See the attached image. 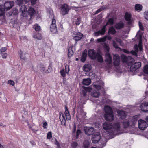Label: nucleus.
Listing matches in <instances>:
<instances>
[{"mask_svg": "<svg viewBox=\"0 0 148 148\" xmlns=\"http://www.w3.org/2000/svg\"><path fill=\"white\" fill-rule=\"evenodd\" d=\"M138 119V116L135 115L126 119L122 123L123 127L126 128L129 126H134Z\"/></svg>", "mask_w": 148, "mask_h": 148, "instance_id": "1", "label": "nucleus"}, {"mask_svg": "<svg viewBox=\"0 0 148 148\" xmlns=\"http://www.w3.org/2000/svg\"><path fill=\"white\" fill-rule=\"evenodd\" d=\"M104 117L106 120L111 121L114 119L113 111L111 108L109 106L106 107Z\"/></svg>", "mask_w": 148, "mask_h": 148, "instance_id": "2", "label": "nucleus"}, {"mask_svg": "<svg viewBox=\"0 0 148 148\" xmlns=\"http://www.w3.org/2000/svg\"><path fill=\"white\" fill-rule=\"evenodd\" d=\"M130 65L131 66L130 68V70L131 71L133 72L141 67V63L140 62H138L132 64V62H130L129 64H128V65Z\"/></svg>", "mask_w": 148, "mask_h": 148, "instance_id": "3", "label": "nucleus"}, {"mask_svg": "<svg viewBox=\"0 0 148 148\" xmlns=\"http://www.w3.org/2000/svg\"><path fill=\"white\" fill-rule=\"evenodd\" d=\"M60 8V13L63 16L67 14L70 10V8L66 4L62 5Z\"/></svg>", "mask_w": 148, "mask_h": 148, "instance_id": "4", "label": "nucleus"}, {"mask_svg": "<svg viewBox=\"0 0 148 148\" xmlns=\"http://www.w3.org/2000/svg\"><path fill=\"white\" fill-rule=\"evenodd\" d=\"M56 22V20L54 18V17L52 19L51 24V25L50 29V31L53 34L57 33L58 32Z\"/></svg>", "mask_w": 148, "mask_h": 148, "instance_id": "5", "label": "nucleus"}, {"mask_svg": "<svg viewBox=\"0 0 148 148\" xmlns=\"http://www.w3.org/2000/svg\"><path fill=\"white\" fill-rule=\"evenodd\" d=\"M98 53H97L93 49H90L88 51V55L90 59L95 60L97 58V55Z\"/></svg>", "mask_w": 148, "mask_h": 148, "instance_id": "6", "label": "nucleus"}, {"mask_svg": "<svg viewBox=\"0 0 148 148\" xmlns=\"http://www.w3.org/2000/svg\"><path fill=\"white\" fill-rule=\"evenodd\" d=\"M138 127L142 130H144L148 126V124L146 121L142 119L138 121Z\"/></svg>", "mask_w": 148, "mask_h": 148, "instance_id": "7", "label": "nucleus"}, {"mask_svg": "<svg viewBox=\"0 0 148 148\" xmlns=\"http://www.w3.org/2000/svg\"><path fill=\"white\" fill-rule=\"evenodd\" d=\"M100 139L101 135L100 132H96L92 136V143H96L99 141Z\"/></svg>", "mask_w": 148, "mask_h": 148, "instance_id": "8", "label": "nucleus"}, {"mask_svg": "<svg viewBox=\"0 0 148 148\" xmlns=\"http://www.w3.org/2000/svg\"><path fill=\"white\" fill-rule=\"evenodd\" d=\"M59 119L61 123V125H62L66 126V120L65 118L64 114L60 112L59 113Z\"/></svg>", "mask_w": 148, "mask_h": 148, "instance_id": "9", "label": "nucleus"}, {"mask_svg": "<svg viewBox=\"0 0 148 148\" xmlns=\"http://www.w3.org/2000/svg\"><path fill=\"white\" fill-rule=\"evenodd\" d=\"M84 131L85 134L87 135H90L93 134L94 128L92 127H84Z\"/></svg>", "mask_w": 148, "mask_h": 148, "instance_id": "10", "label": "nucleus"}, {"mask_svg": "<svg viewBox=\"0 0 148 148\" xmlns=\"http://www.w3.org/2000/svg\"><path fill=\"white\" fill-rule=\"evenodd\" d=\"M28 15L30 16V19H31L34 17L36 14V11L34 8L30 7L28 11Z\"/></svg>", "mask_w": 148, "mask_h": 148, "instance_id": "11", "label": "nucleus"}, {"mask_svg": "<svg viewBox=\"0 0 148 148\" xmlns=\"http://www.w3.org/2000/svg\"><path fill=\"white\" fill-rule=\"evenodd\" d=\"M118 115L120 118L124 119L126 118L127 115L126 112L121 110H119L117 111Z\"/></svg>", "mask_w": 148, "mask_h": 148, "instance_id": "12", "label": "nucleus"}, {"mask_svg": "<svg viewBox=\"0 0 148 148\" xmlns=\"http://www.w3.org/2000/svg\"><path fill=\"white\" fill-rule=\"evenodd\" d=\"M114 64L115 66H119L120 63V57L117 54H115L113 56Z\"/></svg>", "mask_w": 148, "mask_h": 148, "instance_id": "13", "label": "nucleus"}, {"mask_svg": "<svg viewBox=\"0 0 148 148\" xmlns=\"http://www.w3.org/2000/svg\"><path fill=\"white\" fill-rule=\"evenodd\" d=\"M112 127V124L111 123L105 122L103 125V128L105 130H110Z\"/></svg>", "mask_w": 148, "mask_h": 148, "instance_id": "14", "label": "nucleus"}, {"mask_svg": "<svg viewBox=\"0 0 148 148\" xmlns=\"http://www.w3.org/2000/svg\"><path fill=\"white\" fill-rule=\"evenodd\" d=\"M87 50L85 49L82 52V55L80 58V61L84 62L86 60L87 56Z\"/></svg>", "mask_w": 148, "mask_h": 148, "instance_id": "15", "label": "nucleus"}, {"mask_svg": "<svg viewBox=\"0 0 148 148\" xmlns=\"http://www.w3.org/2000/svg\"><path fill=\"white\" fill-rule=\"evenodd\" d=\"M64 108L65 110L64 116H66V118L67 121L71 119V117L69 110H68V107L67 106L65 105Z\"/></svg>", "mask_w": 148, "mask_h": 148, "instance_id": "16", "label": "nucleus"}, {"mask_svg": "<svg viewBox=\"0 0 148 148\" xmlns=\"http://www.w3.org/2000/svg\"><path fill=\"white\" fill-rule=\"evenodd\" d=\"M141 110L143 112L148 111V103L145 102L142 103L140 106Z\"/></svg>", "mask_w": 148, "mask_h": 148, "instance_id": "17", "label": "nucleus"}, {"mask_svg": "<svg viewBox=\"0 0 148 148\" xmlns=\"http://www.w3.org/2000/svg\"><path fill=\"white\" fill-rule=\"evenodd\" d=\"M83 36V34L80 32L77 33L73 37V39L76 41L80 40Z\"/></svg>", "mask_w": 148, "mask_h": 148, "instance_id": "18", "label": "nucleus"}, {"mask_svg": "<svg viewBox=\"0 0 148 148\" xmlns=\"http://www.w3.org/2000/svg\"><path fill=\"white\" fill-rule=\"evenodd\" d=\"M105 61L108 64H110L112 63V58L110 53H108L106 54Z\"/></svg>", "mask_w": 148, "mask_h": 148, "instance_id": "19", "label": "nucleus"}, {"mask_svg": "<svg viewBox=\"0 0 148 148\" xmlns=\"http://www.w3.org/2000/svg\"><path fill=\"white\" fill-rule=\"evenodd\" d=\"M114 26L116 29L119 30L124 28V24L123 22H119L116 24Z\"/></svg>", "mask_w": 148, "mask_h": 148, "instance_id": "20", "label": "nucleus"}, {"mask_svg": "<svg viewBox=\"0 0 148 148\" xmlns=\"http://www.w3.org/2000/svg\"><path fill=\"white\" fill-rule=\"evenodd\" d=\"M108 33V34H111L114 35L116 34V32L114 27L112 26L110 27L109 28Z\"/></svg>", "mask_w": 148, "mask_h": 148, "instance_id": "21", "label": "nucleus"}, {"mask_svg": "<svg viewBox=\"0 0 148 148\" xmlns=\"http://www.w3.org/2000/svg\"><path fill=\"white\" fill-rule=\"evenodd\" d=\"M33 37L34 38L38 40H41L42 39V36L41 33L38 32H34Z\"/></svg>", "mask_w": 148, "mask_h": 148, "instance_id": "22", "label": "nucleus"}, {"mask_svg": "<svg viewBox=\"0 0 148 148\" xmlns=\"http://www.w3.org/2000/svg\"><path fill=\"white\" fill-rule=\"evenodd\" d=\"M121 124L119 122H117L114 124L113 127L114 130L118 132L120 130Z\"/></svg>", "mask_w": 148, "mask_h": 148, "instance_id": "23", "label": "nucleus"}, {"mask_svg": "<svg viewBox=\"0 0 148 148\" xmlns=\"http://www.w3.org/2000/svg\"><path fill=\"white\" fill-rule=\"evenodd\" d=\"M91 95L95 97H98L100 95V92L98 90H93L91 92Z\"/></svg>", "mask_w": 148, "mask_h": 148, "instance_id": "24", "label": "nucleus"}, {"mask_svg": "<svg viewBox=\"0 0 148 148\" xmlns=\"http://www.w3.org/2000/svg\"><path fill=\"white\" fill-rule=\"evenodd\" d=\"M91 82V79L89 78L83 79L82 81V84L84 85H89Z\"/></svg>", "mask_w": 148, "mask_h": 148, "instance_id": "25", "label": "nucleus"}, {"mask_svg": "<svg viewBox=\"0 0 148 148\" xmlns=\"http://www.w3.org/2000/svg\"><path fill=\"white\" fill-rule=\"evenodd\" d=\"M18 14V9L16 8H14L10 11V16L12 15H16Z\"/></svg>", "mask_w": 148, "mask_h": 148, "instance_id": "26", "label": "nucleus"}, {"mask_svg": "<svg viewBox=\"0 0 148 148\" xmlns=\"http://www.w3.org/2000/svg\"><path fill=\"white\" fill-rule=\"evenodd\" d=\"M18 55L21 60H25L26 58L25 55V53H23L22 51L20 50L18 51Z\"/></svg>", "mask_w": 148, "mask_h": 148, "instance_id": "27", "label": "nucleus"}, {"mask_svg": "<svg viewBox=\"0 0 148 148\" xmlns=\"http://www.w3.org/2000/svg\"><path fill=\"white\" fill-rule=\"evenodd\" d=\"M121 60L123 62H126L128 65V61L127 57L124 54L121 55Z\"/></svg>", "mask_w": 148, "mask_h": 148, "instance_id": "28", "label": "nucleus"}, {"mask_svg": "<svg viewBox=\"0 0 148 148\" xmlns=\"http://www.w3.org/2000/svg\"><path fill=\"white\" fill-rule=\"evenodd\" d=\"M132 15L130 13L127 12H126L124 18L126 21L130 20L131 19Z\"/></svg>", "mask_w": 148, "mask_h": 148, "instance_id": "29", "label": "nucleus"}, {"mask_svg": "<svg viewBox=\"0 0 148 148\" xmlns=\"http://www.w3.org/2000/svg\"><path fill=\"white\" fill-rule=\"evenodd\" d=\"M97 58L98 62L102 63L103 62V58L102 55L99 53H98L97 55Z\"/></svg>", "mask_w": 148, "mask_h": 148, "instance_id": "30", "label": "nucleus"}, {"mask_svg": "<svg viewBox=\"0 0 148 148\" xmlns=\"http://www.w3.org/2000/svg\"><path fill=\"white\" fill-rule=\"evenodd\" d=\"M33 28L36 32H39L41 30L40 27L37 23L33 25Z\"/></svg>", "mask_w": 148, "mask_h": 148, "instance_id": "31", "label": "nucleus"}, {"mask_svg": "<svg viewBox=\"0 0 148 148\" xmlns=\"http://www.w3.org/2000/svg\"><path fill=\"white\" fill-rule=\"evenodd\" d=\"M114 22V19L113 18H110L108 20L107 22L106 23L105 25L107 26L109 25H112L113 24Z\"/></svg>", "mask_w": 148, "mask_h": 148, "instance_id": "32", "label": "nucleus"}, {"mask_svg": "<svg viewBox=\"0 0 148 148\" xmlns=\"http://www.w3.org/2000/svg\"><path fill=\"white\" fill-rule=\"evenodd\" d=\"M81 21V18H75L73 21V22L77 26H78L80 24Z\"/></svg>", "mask_w": 148, "mask_h": 148, "instance_id": "33", "label": "nucleus"}, {"mask_svg": "<svg viewBox=\"0 0 148 148\" xmlns=\"http://www.w3.org/2000/svg\"><path fill=\"white\" fill-rule=\"evenodd\" d=\"M83 143L84 148H88L90 144L89 141L88 140H85L84 141Z\"/></svg>", "mask_w": 148, "mask_h": 148, "instance_id": "34", "label": "nucleus"}, {"mask_svg": "<svg viewBox=\"0 0 148 148\" xmlns=\"http://www.w3.org/2000/svg\"><path fill=\"white\" fill-rule=\"evenodd\" d=\"M142 6L140 4H136L135 6V9L136 10L140 11L142 10Z\"/></svg>", "mask_w": 148, "mask_h": 148, "instance_id": "35", "label": "nucleus"}, {"mask_svg": "<svg viewBox=\"0 0 148 148\" xmlns=\"http://www.w3.org/2000/svg\"><path fill=\"white\" fill-rule=\"evenodd\" d=\"M74 52L72 50V48L69 47L68 50V57H71L74 54Z\"/></svg>", "mask_w": 148, "mask_h": 148, "instance_id": "36", "label": "nucleus"}, {"mask_svg": "<svg viewBox=\"0 0 148 148\" xmlns=\"http://www.w3.org/2000/svg\"><path fill=\"white\" fill-rule=\"evenodd\" d=\"M4 9L5 11L9 10V2L8 1L5 2L4 5Z\"/></svg>", "mask_w": 148, "mask_h": 148, "instance_id": "37", "label": "nucleus"}, {"mask_svg": "<svg viewBox=\"0 0 148 148\" xmlns=\"http://www.w3.org/2000/svg\"><path fill=\"white\" fill-rule=\"evenodd\" d=\"M20 12H21L27 11V9L26 5H21L20 7Z\"/></svg>", "mask_w": 148, "mask_h": 148, "instance_id": "38", "label": "nucleus"}, {"mask_svg": "<svg viewBox=\"0 0 148 148\" xmlns=\"http://www.w3.org/2000/svg\"><path fill=\"white\" fill-rule=\"evenodd\" d=\"M106 26L104 25L101 28V30L99 31H100V32L101 35H103L105 34L106 31Z\"/></svg>", "mask_w": 148, "mask_h": 148, "instance_id": "39", "label": "nucleus"}, {"mask_svg": "<svg viewBox=\"0 0 148 148\" xmlns=\"http://www.w3.org/2000/svg\"><path fill=\"white\" fill-rule=\"evenodd\" d=\"M83 70L84 71L86 72L90 71V69L89 67V65L88 64L84 65L83 66Z\"/></svg>", "mask_w": 148, "mask_h": 148, "instance_id": "40", "label": "nucleus"}, {"mask_svg": "<svg viewBox=\"0 0 148 148\" xmlns=\"http://www.w3.org/2000/svg\"><path fill=\"white\" fill-rule=\"evenodd\" d=\"M106 40V36H104L102 38L97 39V41L98 42L100 43L105 42Z\"/></svg>", "mask_w": 148, "mask_h": 148, "instance_id": "41", "label": "nucleus"}, {"mask_svg": "<svg viewBox=\"0 0 148 148\" xmlns=\"http://www.w3.org/2000/svg\"><path fill=\"white\" fill-rule=\"evenodd\" d=\"M5 11L2 6H0V16H3L4 15Z\"/></svg>", "mask_w": 148, "mask_h": 148, "instance_id": "42", "label": "nucleus"}, {"mask_svg": "<svg viewBox=\"0 0 148 148\" xmlns=\"http://www.w3.org/2000/svg\"><path fill=\"white\" fill-rule=\"evenodd\" d=\"M83 89L84 90L86 91V92H91L92 88L90 87H83Z\"/></svg>", "mask_w": 148, "mask_h": 148, "instance_id": "43", "label": "nucleus"}, {"mask_svg": "<svg viewBox=\"0 0 148 148\" xmlns=\"http://www.w3.org/2000/svg\"><path fill=\"white\" fill-rule=\"evenodd\" d=\"M60 73L61 76L64 78L66 77V72L65 71L64 69H62L60 71Z\"/></svg>", "mask_w": 148, "mask_h": 148, "instance_id": "44", "label": "nucleus"}, {"mask_svg": "<svg viewBox=\"0 0 148 148\" xmlns=\"http://www.w3.org/2000/svg\"><path fill=\"white\" fill-rule=\"evenodd\" d=\"M143 72L145 73L148 75V65L147 64L145 66Z\"/></svg>", "mask_w": 148, "mask_h": 148, "instance_id": "45", "label": "nucleus"}, {"mask_svg": "<svg viewBox=\"0 0 148 148\" xmlns=\"http://www.w3.org/2000/svg\"><path fill=\"white\" fill-rule=\"evenodd\" d=\"M138 47L140 51H142L143 49V47L142 45V42L141 40H140L138 45Z\"/></svg>", "mask_w": 148, "mask_h": 148, "instance_id": "46", "label": "nucleus"}, {"mask_svg": "<svg viewBox=\"0 0 148 148\" xmlns=\"http://www.w3.org/2000/svg\"><path fill=\"white\" fill-rule=\"evenodd\" d=\"M78 145V143L76 142H73L71 144V146L72 148H76Z\"/></svg>", "mask_w": 148, "mask_h": 148, "instance_id": "47", "label": "nucleus"}, {"mask_svg": "<svg viewBox=\"0 0 148 148\" xmlns=\"http://www.w3.org/2000/svg\"><path fill=\"white\" fill-rule=\"evenodd\" d=\"M93 86L96 89H97V90H101L102 88L101 86L99 85L94 84L93 85Z\"/></svg>", "mask_w": 148, "mask_h": 148, "instance_id": "48", "label": "nucleus"}, {"mask_svg": "<svg viewBox=\"0 0 148 148\" xmlns=\"http://www.w3.org/2000/svg\"><path fill=\"white\" fill-rule=\"evenodd\" d=\"M52 138V134L51 131L49 132L47 135V138L48 139H51Z\"/></svg>", "mask_w": 148, "mask_h": 148, "instance_id": "49", "label": "nucleus"}, {"mask_svg": "<svg viewBox=\"0 0 148 148\" xmlns=\"http://www.w3.org/2000/svg\"><path fill=\"white\" fill-rule=\"evenodd\" d=\"M81 131L80 130H77L76 133V138H77L79 136V135L81 133Z\"/></svg>", "mask_w": 148, "mask_h": 148, "instance_id": "50", "label": "nucleus"}, {"mask_svg": "<svg viewBox=\"0 0 148 148\" xmlns=\"http://www.w3.org/2000/svg\"><path fill=\"white\" fill-rule=\"evenodd\" d=\"M52 69V64L50 63L49 64V65L48 66V68L47 70V71L48 73L50 72Z\"/></svg>", "mask_w": 148, "mask_h": 148, "instance_id": "51", "label": "nucleus"}, {"mask_svg": "<svg viewBox=\"0 0 148 148\" xmlns=\"http://www.w3.org/2000/svg\"><path fill=\"white\" fill-rule=\"evenodd\" d=\"M138 25H139V28H140V29L142 31H144V27H143V25L142 24V23H141V22H140V21L139 22Z\"/></svg>", "mask_w": 148, "mask_h": 148, "instance_id": "52", "label": "nucleus"}, {"mask_svg": "<svg viewBox=\"0 0 148 148\" xmlns=\"http://www.w3.org/2000/svg\"><path fill=\"white\" fill-rule=\"evenodd\" d=\"M69 70V66L66 65L65 66V71L67 74H68Z\"/></svg>", "mask_w": 148, "mask_h": 148, "instance_id": "53", "label": "nucleus"}, {"mask_svg": "<svg viewBox=\"0 0 148 148\" xmlns=\"http://www.w3.org/2000/svg\"><path fill=\"white\" fill-rule=\"evenodd\" d=\"M104 9V8H103V7H101L99 9H98L95 12L96 14H97L98 13L100 12L101 11H102Z\"/></svg>", "mask_w": 148, "mask_h": 148, "instance_id": "54", "label": "nucleus"}, {"mask_svg": "<svg viewBox=\"0 0 148 148\" xmlns=\"http://www.w3.org/2000/svg\"><path fill=\"white\" fill-rule=\"evenodd\" d=\"M113 44L114 47L115 48L118 49L119 48L117 43L114 41H113Z\"/></svg>", "mask_w": 148, "mask_h": 148, "instance_id": "55", "label": "nucleus"}, {"mask_svg": "<svg viewBox=\"0 0 148 148\" xmlns=\"http://www.w3.org/2000/svg\"><path fill=\"white\" fill-rule=\"evenodd\" d=\"M23 2V0H17L16 1V3L18 5H20L22 4Z\"/></svg>", "mask_w": 148, "mask_h": 148, "instance_id": "56", "label": "nucleus"}, {"mask_svg": "<svg viewBox=\"0 0 148 148\" xmlns=\"http://www.w3.org/2000/svg\"><path fill=\"white\" fill-rule=\"evenodd\" d=\"M134 49L135 51L138 52V46L136 44H135L134 45Z\"/></svg>", "mask_w": 148, "mask_h": 148, "instance_id": "57", "label": "nucleus"}, {"mask_svg": "<svg viewBox=\"0 0 148 148\" xmlns=\"http://www.w3.org/2000/svg\"><path fill=\"white\" fill-rule=\"evenodd\" d=\"M48 125L47 122L46 121L43 122V127L44 128H46L47 127Z\"/></svg>", "mask_w": 148, "mask_h": 148, "instance_id": "58", "label": "nucleus"}, {"mask_svg": "<svg viewBox=\"0 0 148 148\" xmlns=\"http://www.w3.org/2000/svg\"><path fill=\"white\" fill-rule=\"evenodd\" d=\"M22 13V15L23 16V17H27L28 16V14H27V13H28V12H27V11L25 12H23Z\"/></svg>", "mask_w": 148, "mask_h": 148, "instance_id": "59", "label": "nucleus"}, {"mask_svg": "<svg viewBox=\"0 0 148 148\" xmlns=\"http://www.w3.org/2000/svg\"><path fill=\"white\" fill-rule=\"evenodd\" d=\"M137 52L136 51H134L133 50L131 51L130 52V53L132 54V55H135V56H137Z\"/></svg>", "mask_w": 148, "mask_h": 148, "instance_id": "60", "label": "nucleus"}, {"mask_svg": "<svg viewBox=\"0 0 148 148\" xmlns=\"http://www.w3.org/2000/svg\"><path fill=\"white\" fill-rule=\"evenodd\" d=\"M87 92L83 89L82 91V94L83 96L84 97H86L87 95Z\"/></svg>", "mask_w": 148, "mask_h": 148, "instance_id": "61", "label": "nucleus"}, {"mask_svg": "<svg viewBox=\"0 0 148 148\" xmlns=\"http://www.w3.org/2000/svg\"><path fill=\"white\" fill-rule=\"evenodd\" d=\"M7 49L5 47H3L1 48L0 49V52L1 53H2V52H5L6 50Z\"/></svg>", "mask_w": 148, "mask_h": 148, "instance_id": "62", "label": "nucleus"}, {"mask_svg": "<svg viewBox=\"0 0 148 148\" xmlns=\"http://www.w3.org/2000/svg\"><path fill=\"white\" fill-rule=\"evenodd\" d=\"M116 41L120 44H121L122 42L121 39L119 38H117L116 39Z\"/></svg>", "mask_w": 148, "mask_h": 148, "instance_id": "63", "label": "nucleus"}, {"mask_svg": "<svg viewBox=\"0 0 148 148\" xmlns=\"http://www.w3.org/2000/svg\"><path fill=\"white\" fill-rule=\"evenodd\" d=\"M14 3L13 1H10V9L14 5Z\"/></svg>", "mask_w": 148, "mask_h": 148, "instance_id": "64", "label": "nucleus"}]
</instances>
